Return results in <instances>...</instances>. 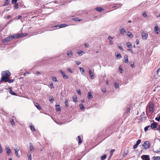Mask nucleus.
I'll use <instances>...</instances> for the list:
<instances>
[{
    "instance_id": "nucleus-53",
    "label": "nucleus",
    "mask_w": 160,
    "mask_h": 160,
    "mask_svg": "<svg viewBox=\"0 0 160 160\" xmlns=\"http://www.w3.org/2000/svg\"><path fill=\"white\" fill-rule=\"evenodd\" d=\"M50 86L51 88H54L53 84L52 82L50 84Z\"/></svg>"
},
{
    "instance_id": "nucleus-55",
    "label": "nucleus",
    "mask_w": 160,
    "mask_h": 160,
    "mask_svg": "<svg viewBox=\"0 0 160 160\" xmlns=\"http://www.w3.org/2000/svg\"><path fill=\"white\" fill-rule=\"evenodd\" d=\"M67 70L71 73H72V70H71V69L70 68H67Z\"/></svg>"
},
{
    "instance_id": "nucleus-10",
    "label": "nucleus",
    "mask_w": 160,
    "mask_h": 160,
    "mask_svg": "<svg viewBox=\"0 0 160 160\" xmlns=\"http://www.w3.org/2000/svg\"><path fill=\"white\" fill-rule=\"evenodd\" d=\"M88 70L89 73L91 78L92 79H93L94 78V77L91 69L89 68Z\"/></svg>"
},
{
    "instance_id": "nucleus-52",
    "label": "nucleus",
    "mask_w": 160,
    "mask_h": 160,
    "mask_svg": "<svg viewBox=\"0 0 160 160\" xmlns=\"http://www.w3.org/2000/svg\"><path fill=\"white\" fill-rule=\"evenodd\" d=\"M75 62L76 64L77 65H79L81 64V62L78 61H75Z\"/></svg>"
},
{
    "instance_id": "nucleus-38",
    "label": "nucleus",
    "mask_w": 160,
    "mask_h": 160,
    "mask_svg": "<svg viewBox=\"0 0 160 160\" xmlns=\"http://www.w3.org/2000/svg\"><path fill=\"white\" fill-rule=\"evenodd\" d=\"M80 107L81 109L84 110L85 109V107L82 104H80Z\"/></svg>"
},
{
    "instance_id": "nucleus-28",
    "label": "nucleus",
    "mask_w": 160,
    "mask_h": 160,
    "mask_svg": "<svg viewBox=\"0 0 160 160\" xmlns=\"http://www.w3.org/2000/svg\"><path fill=\"white\" fill-rule=\"evenodd\" d=\"M79 69L80 70V71H81V73H82V74H83V75H84V69H83V68H81V67H80L79 68Z\"/></svg>"
},
{
    "instance_id": "nucleus-27",
    "label": "nucleus",
    "mask_w": 160,
    "mask_h": 160,
    "mask_svg": "<svg viewBox=\"0 0 160 160\" xmlns=\"http://www.w3.org/2000/svg\"><path fill=\"white\" fill-rule=\"evenodd\" d=\"M78 54L79 56H81L85 53V52L82 50H80L78 52Z\"/></svg>"
},
{
    "instance_id": "nucleus-61",
    "label": "nucleus",
    "mask_w": 160,
    "mask_h": 160,
    "mask_svg": "<svg viewBox=\"0 0 160 160\" xmlns=\"http://www.w3.org/2000/svg\"><path fill=\"white\" fill-rule=\"evenodd\" d=\"M84 45L85 47L86 48H88V47L89 46V44L87 43H84Z\"/></svg>"
},
{
    "instance_id": "nucleus-47",
    "label": "nucleus",
    "mask_w": 160,
    "mask_h": 160,
    "mask_svg": "<svg viewBox=\"0 0 160 160\" xmlns=\"http://www.w3.org/2000/svg\"><path fill=\"white\" fill-rule=\"evenodd\" d=\"M65 106L66 107H68V100L67 99L66 100L65 102Z\"/></svg>"
},
{
    "instance_id": "nucleus-3",
    "label": "nucleus",
    "mask_w": 160,
    "mask_h": 160,
    "mask_svg": "<svg viewBox=\"0 0 160 160\" xmlns=\"http://www.w3.org/2000/svg\"><path fill=\"white\" fill-rule=\"evenodd\" d=\"M5 150L7 155L10 156L11 153V151L9 147L8 146H6L5 147Z\"/></svg>"
},
{
    "instance_id": "nucleus-49",
    "label": "nucleus",
    "mask_w": 160,
    "mask_h": 160,
    "mask_svg": "<svg viewBox=\"0 0 160 160\" xmlns=\"http://www.w3.org/2000/svg\"><path fill=\"white\" fill-rule=\"evenodd\" d=\"M14 8L15 9H17L18 8V3H15Z\"/></svg>"
},
{
    "instance_id": "nucleus-16",
    "label": "nucleus",
    "mask_w": 160,
    "mask_h": 160,
    "mask_svg": "<svg viewBox=\"0 0 160 160\" xmlns=\"http://www.w3.org/2000/svg\"><path fill=\"white\" fill-rule=\"evenodd\" d=\"M88 99H91L92 98L93 96L92 95L91 92H89L88 93Z\"/></svg>"
},
{
    "instance_id": "nucleus-42",
    "label": "nucleus",
    "mask_w": 160,
    "mask_h": 160,
    "mask_svg": "<svg viewBox=\"0 0 160 160\" xmlns=\"http://www.w3.org/2000/svg\"><path fill=\"white\" fill-rule=\"evenodd\" d=\"M107 156L106 155H104L102 156L101 157V160H104L106 158Z\"/></svg>"
},
{
    "instance_id": "nucleus-4",
    "label": "nucleus",
    "mask_w": 160,
    "mask_h": 160,
    "mask_svg": "<svg viewBox=\"0 0 160 160\" xmlns=\"http://www.w3.org/2000/svg\"><path fill=\"white\" fill-rule=\"evenodd\" d=\"M149 146L150 144L149 142L147 141L145 142L142 145V146L144 147V148L145 149H147L149 148Z\"/></svg>"
},
{
    "instance_id": "nucleus-13",
    "label": "nucleus",
    "mask_w": 160,
    "mask_h": 160,
    "mask_svg": "<svg viewBox=\"0 0 160 160\" xmlns=\"http://www.w3.org/2000/svg\"><path fill=\"white\" fill-rule=\"evenodd\" d=\"M9 78L7 77L3 76L1 80L0 81V82H1L2 81H4L6 82H8Z\"/></svg>"
},
{
    "instance_id": "nucleus-59",
    "label": "nucleus",
    "mask_w": 160,
    "mask_h": 160,
    "mask_svg": "<svg viewBox=\"0 0 160 160\" xmlns=\"http://www.w3.org/2000/svg\"><path fill=\"white\" fill-rule=\"evenodd\" d=\"M18 0H12V3H16L17 2Z\"/></svg>"
},
{
    "instance_id": "nucleus-46",
    "label": "nucleus",
    "mask_w": 160,
    "mask_h": 160,
    "mask_svg": "<svg viewBox=\"0 0 160 160\" xmlns=\"http://www.w3.org/2000/svg\"><path fill=\"white\" fill-rule=\"evenodd\" d=\"M149 127H150L149 126H147L145 127V128H144V130L145 132H147L148 131V128Z\"/></svg>"
},
{
    "instance_id": "nucleus-29",
    "label": "nucleus",
    "mask_w": 160,
    "mask_h": 160,
    "mask_svg": "<svg viewBox=\"0 0 160 160\" xmlns=\"http://www.w3.org/2000/svg\"><path fill=\"white\" fill-rule=\"evenodd\" d=\"M52 80L54 82H58V81L57 80V78L55 77H52Z\"/></svg>"
},
{
    "instance_id": "nucleus-58",
    "label": "nucleus",
    "mask_w": 160,
    "mask_h": 160,
    "mask_svg": "<svg viewBox=\"0 0 160 160\" xmlns=\"http://www.w3.org/2000/svg\"><path fill=\"white\" fill-rule=\"evenodd\" d=\"M138 144H137L136 143V144H135V145H134V146H133V149H134L136 148H137V147H138Z\"/></svg>"
},
{
    "instance_id": "nucleus-26",
    "label": "nucleus",
    "mask_w": 160,
    "mask_h": 160,
    "mask_svg": "<svg viewBox=\"0 0 160 160\" xmlns=\"http://www.w3.org/2000/svg\"><path fill=\"white\" fill-rule=\"evenodd\" d=\"M125 62L126 63H128V56L127 55H125L124 56Z\"/></svg>"
},
{
    "instance_id": "nucleus-36",
    "label": "nucleus",
    "mask_w": 160,
    "mask_h": 160,
    "mask_svg": "<svg viewBox=\"0 0 160 160\" xmlns=\"http://www.w3.org/2000/svg\"><path fill=\"white\" fill-rule=\"evenodd\" d=\"M154 160H159L160 159V157H153Z\"/></svg>"
},
{
    "instance_id": "nucleus-21",
    "label": "nucleus",
    "mask_w": 160,
    "mask_h": 160,
    "mask_svg": "<svg viewBox=\"0 0 160 160\" xmlns=\"http://www.w3.org/2000/svg\"><path fill=\"white\" fill-rule=\"evenodd\" d=\"M10 122H11V124L14 126L15 125V122H14V119L13 118H11L10 119Z\"/></svg>"
},
{
    "instance_id": "nucleus-20",
    "label": "nucleus",
    "mask_w": 160,
    "mask_h": 160,
    "mask_svg": "<svg viewBox=\"0 0 160 160\" xmlns=\"http://www.w3.org/2000/svg\"><path fill=\"white\" fill-rule=\"evenodd\" d=\"M9 91L10 93L13 95H16V94L12 91V90L11 87L9 88Z\"/></svg>"
},
{
    "instance_id": "nucleus-51",
    "label": "nucleus",
    "mask_w": 160,
    "mask_h": 160,
    "mask_svg": "<svg viewBox=\"0 0 160 160\" xmlns=\"http://www.w3.org/2000/svg\"><path fill=\"white\" fill-rule=\"evenodd\" d=\"M14 81V79H9L8 80V82L9 83L12 82Z\"/></svg>"
},
{
    "instance_id": "nucleus-64",
    "label": "nucleus",
    "mask_w": 160,
    "mask_h": 160,
    "mask_svg": "<svg viewBox=\"0 0 160 160\" xmlns=\"http://www.w3.org/2000/svg\"><path fill=\"white\" fill-rule=\"evenodd\" d=\"M36 73L37 75H38L41 74V73L39 72H38V71H36Z\"/></svg>"
},
{
    "instance_id": "nucleus-11",
    "label": "nucleus",
    "mask_w": 160,
    "mask_h": 160,
    "mask_svg": "<svg viewBox=\"0 0 160 160\" xmlns=\"http://www.w3.org/2000/svg\"><path fill=\"white\" fill-rule=\"evenodd\" d=\"M142 36L143 39L146 40L148 37V34L144 32H142Z\"/></svg>"
},
{
    "instance_id": "nucleus-5",
    "label": "nucleus",
    "mask_w": 160,
    "mask_h": 160,
    "mask_svg": "<svg viewBox=\"0 0 160 160\" xmlns=\"http://www.w3.org/2000/svg\"><path fill=\"white\" fill-rule=\"evenodd\" d=\"M21 34H13V35H12V39H15L19 37H23L22 35H21Z\"/></svg>"
},
{
    "instance_id": "nucleus-2",
    "label": "nucleus",
    "mask_w": 160,
    "mask_h": 160,
    "mask_svg": "<svg viewBox=\"0 0 160 160\" xmlns=\"http://www.w3.org/2000/svg\"><path fill=\"white\" fill-rule=\"evenodd\" d=\"M12 36H10L8 37H7L2 39V41L3 42H8L12 40Z\"/></svg>"
},
{
    "instance_id": "nucleus-30",
    "label": "nucleus",
    "mask_w": 160,
    "mask_h": 160,
    "mask_svg": "<svg viewBox=\"0 0 160 160\" xmlns=\"http://www.w3.org/2000/svg\"><path fill=\"white\" fill-rule=\"evenodd\" d=\"M117 45L121 51H123V50L122 46L120 44H117Z\"/></svg>"
},
{
    "instance_id": "nucleus-31",
    "label": "nucleus",
    "mask_w": 160,
    "mask_h": 160,
    "mask_svg": "<svg viewBox=\"0 0 160 160\" xmlns=\"http://www.w3.org/2000/svg\"><path fill=\"white\" fill-rule=\"evenodd\" d=\"M116 57L117 59H120L122 58V56L120 54H116Z\"/></svg>"
},
{
    "instance_id": "nucleus-35",
    "label": "nucleus",
    "mask_w": 160,
    "mask_h": 160,
    "mask_svg": "<svg viewBox=\"0 0 160 160\" xmlns=\"http://www.w3.org/2000/svg\"><path fill=\"white\" fill-rule=\"evenodd\" d=\"M56 111H59L61 110V108H60L59 105H56Z\"/></svg>"
},
{
    "instance_id": "nucleus-60",
    "label": "nucleus",
    "mask_w": 160,
    "mask_h": 160,
    "mask_svg": "<svg viewBox=\"0 0 160 160\" xmlns=\"http://www.w3.org/2000/svg\"><path fill=\"white\" fill-rule=\"evenodd\" d=\"M114 151H115L114 149H112V150H111V151H110V155H112Z\"/></svg>"
},
{
    "instance_id": "nucleus-24",
    "label": "nucleus",
    "mask_w": 160,
    "mask_h": 160,
    "mask_svg": "<svg viewBox=\"0 0 160 160\" xmlns=\"http://www.w3.org/2000/svg\"><path fill=\"white\" fill-rule=\"evenodd\" d=\"M10 1V0H5L4 4L3 6H4L8 5Z\"/></svg>"
},
{
    "instance_id": "nucleus-25",
    "label": "nucleus",
    "mask_w": 160,
    "mask_h": 160,
    "mask_svg": "<svg viewBox=\"0 0 160 160\" xmlns=\"http://www.w3.org/2000/svg\"><path fill=\"white\" fill-rule=\"evenodd\" d=\"M96 10L98 12H101L104 10V9L101 7H98L96 8Z\"/></svg>"
},
{
    "instance_id": "nucleus-39",
    "label": "nucleus",
    "mask_w": 160,
    "mask_h": 160,
    "mask_svg": "<svg viewBox=\"0 0 160 160\" xmlns=\"http://www.w3.org/2000/svg\"><path fill=\"white\" fill-rule=\"evenodd\" d=\"M73 102H78V99L77 98L76 96H75V97H73Z\"/></svg>"
},
{
    "instance_id": "nucleus-54",
    "label": "nucleus",
    "mask_w": 160,
    "mask_h": 160,
    "mask_svg": "<svg viewBox=\"0 0 160 160\" xmlns=\"http://www.w3.org/2000/svg\"><path fill=\"white\" fill-rule=\"evenodd\" d=\"M141 142V139H139L136 142V144L139 145V144Z\"/></svg>"
},
{
    "instance_id": "nucleus-32",
    "label": "nucleus",
    "mask_w": 160,
    "mask_h": 160,
    "mask_svg": "<svg viewBox=\"0 0 160 160\" xmlns=\"http://www.w3.org/2000/svg\"><path fill=\"white\" fill-rule=\"evenodd\" d=\"M126 45L127 46V47L128 48H131L132 47V46L131 44V43L130 42H128L127 43H126Z\"/></svg>"
},
{
    "instance_id": "nucleus-48",
    "label": "nucleus",
    "mask_w": 160,
    "mask_h": 160,
    "mask_svg": "<svg viewBox=\"0 0 160 160\" xmlns=\"http://www.w3.org/2000/svg\"><path fill=\"white\" fill-rule=\"evenodd\" d=\"M155 119L157 121H159L160 120V116H159L158 117H156Z\"/></svg>"
},
{
    "instance_id": "nucleus-45",
    "label": "nucleus",
    "mask_w": 160,
    "mask_h": 160,
    "mask_svg": "<svg viewBox=\"0 0 160 160\" xmlns=\"http://www.w3.org/2000/svg\"><path fill=\"white\" fill-rule=\"evenodd\" d=\"M31 151H29L28 152L27 155V157H29V156H31Z\"/></svg>"
},
{
    "instance_id": "nucleus-62",
    "label": "nucleus",
    "mask_w": 160,
    "mask_h": 160,
    "mask_svg": "<svg viewBox=\"0 0 160 160\" xmlns=\"http://www.w3.org/2000/svg\"><path fill=\"white\" fill-rule=\"evenodd\" d=\"M160 72V68H159L157 70V75L159 74V72Z\"/></svg>"
},
{
    "instance_id": "nucleus-12",
    "label": "nucleus",
    "mask_w": 160,
    "mask_h": 160,
    "mask_svg": "<svg viewBox=\"0 0 160 160\" xmlns=\"http://www.w3.org/2000/svg\"><path fill=\"white\" fill-rule=\"evenodd\" d=\"M141 158L143 160H150L149 156L148 155H143L141 156Z\"/></svg>"
},
{
    "instance_id": "nucleus-1",
    "label": "nucleus",
    "mask_w": 160,
    "mask_h": 160,
    "mask_svg": "<svg viewBox=\"0 0 160 160\" xmlns=\"http://www.w3.org/2000/svg\"><path fill=\"white\" fill-rule=\"evenodd\" d=\"M1 75L2 76H9L10 75L11 73L8 70H7L2 72Z\"/></svg>"
},
{
    "instance_id": "nucleus-19",
    "label": "nucleus",
    "mask_w": 160,
    "mask_h": 160,
    "mask_svg": "<svg viewBox=\"0 0 160 160\" xmlns=\"http://www.w3.org/2000/svg\"><path fill=\"white\" fill-rule=\"evenodd\" d=\"M154 30L155 33L156 34H158V31L159 30V28L157 26H156L154 27Z\"/></svg>"
},
{
    "instance_id": "nucleus-8",
    "label": "nucleus",
    "mask_w": 160,
    "mask_h": 160,
    "mask_svg": "<svg viewBox=\"0 0 160 160\" xmlns=\"http://www.w3.org/2000/svg\"><path fill=\"white\" fill-rule=\"evenodd\" d=\"M67 26H68L66 24H61L60 26H59L58 25H55V26H52V28H62L66 27Z\"/></svg>"
},
{
    "instance_id": "nucleus-56",
    "label": "nucleus",
    "mask_w": 160,
    "mask_h": 160,
    "mask_svg": "<svg viewBox=\"0 0 160 160\" xmlns=\"http://www.w3.org/2000/svg\"><path fill=\"white\" fill-rule=\"evenodd\" d=\"M108 39L109 40H112V39H113V37H112V36H108Z\"/></svg>"
},
{
    "instance_id": "nucleus-63",
    "label": "nucleus",
    "mask_w": 160,
    "mask_h": 160,
    "mask_svg": "<svg viewBox=\"0 0 160 160\" xmlns=\"http://www.w3.org/2000/svg\"><path fill=\"white\" fill-rule=\"evenodd\" d=\"M109 44L111 45H112L113 44V42L112 40H109Z\"/></svg>"
},
{
    "instance_id": "nucleus-50",
    "label": "nucleus",
    "mask_w": 160,
    "mask_h": 160,
    "mask_svg": "<svg viewBox=\"0 0 160 160\" xmlns=\"http://www.w3.org/2000/svg\"><path fill=\"white\" fill-rule=\"evenodd\" d=\"M3 152V149L1 147V145L0 144V154L2 153Z\"/></svg>"
},
{
    "instance_id": "nucleus-41",
    "label": "nucleus",
    "mask_w": 160,
    "mask_h": 160,
    "mask_svg": "<svg viewBox=\"0 0 160 160\" xmlns=\"http://www.w3.org/2000/svg\"><path fill=\"white\" fill-rule=\"evenodd\" d=\"M142 15L144 18H146L147 17V15L145 12H143L142 13Z\"/></svg>"
},
{
    "instance_id": "nucleus-34",
    "label": "nucleus",
    "mask_w": 160,
    "mask_h": 160,
    "mask_svg": "<svg viewBox=\"0 0 160 160\" xmlns=\"http://www.w3.org/2000/svg\"><path fill=\"white\" fill-rule=\"evenodd\" d=\"M72 19L76 22L81 21L82 20V19H79L78 18H75Z\"/></svg>"
},
{
    "instance_id": "nucleus-40",
    "label": "nucleus",
    "mask_w": 160,
    "mask_h": 160,
    "mask_svg": "<svg viewBox=\"0 0 160 160\" xmlns=\"http://www.w3.org/2000/svg\"><path fill=\"white\" fill-rule=\"evenodd\" d=\"M114 87L116 88H118L119 87L118 83L115 82L114 83Z\"/></svg>"
},
{
    "instance_id": "nucleus-33",
    "label": "nucleus",
    "mask_w": 160,
    "mask_h": 160,
    "mask_svg": "<svg viewBox=\"0 0 160 160\" xmlns=\"http://www.w3.org/2000/svg\"><path fill=\"white\" fill-rule=\"evenodd\" d=\"M78 140H79V142H78V144L79 145L80 144H81V143H82V141L81 140V138H80V136H78Z\"/></svg>"
},
{
    "instance_id": "nucleus-43",
    "label": "nucleus",
    "mask_w": 160,
    "mask_h": 160,
    "mask_svg": "<svg viewBox=\"0 0 160 160\" xmlns=\"http://www.w3.org/2000/svg\"><path fill=\"white\" fill-rule=\"evenodd\" d=\"M130 108H127V109H126V113H129L130 112Z\"/></svg>"
},
{
    "instance_id": "nucleus-15",
    "label": "nucleus",
    "mask_w": 160,
    "mask_h": 160,
    "mask_svg": "<svg viewBox=\"0 0 160 160\" xmlns=\"http://www.w3.org/2000/svg\"><path fill=\"white\" fill-rule=\"evenodd\" d=\"M14 150L15 151V155H16V156L18 158H20V156L18 154V152L19 149L18 148H15V149H14Z\"/></svg>"
},
{
    "instance_id": "nucleus-17",
    "label": "nucleus",
    "mask_w": 160,
    "mask_h": 160,
    "mask_svg": "<svg viewBox=\"0 0 160 160\" xmlns=\"http://www.w3.org/2000/svg\"><path fill=\"white\" fill-rule=\"evenodd\" d=\"M29 149L30 151H32V150L34 149V148L33 146L32 143L30 142L29 143Z\"/></svg>"
},
{
    "instance_id": "nucleus-23",
    "label": "nucleus",
    "mask_w": 160,
    "mask_h": 160,
    "mask_svg": "<svg viewBox=\"0 0 160 160\" xmlns=\"http://www.w3.org/2000/svg\"><path fill=\"white\" fill-rule=\"evenodd\" d=\"M127 36L130 38H132L133 35L131 32H128L127 33Z\"/></svg>"
},
{
    "instance_id": "nucleus-7",
    "label": "nucleus",
    "mask_w": 160,
    "mask_h": 160,
    "mask_svg": "<svg viewBox=\"0 0 160 160\" xmlns=\"http://www.w3.org/2000/svg\"><path fill=\"white\" fill-rule=\"evenodd\" d=\"M120 34L122 35H124L126 33V31L124 27H121L119 29Z\"/></svg>"
},
{
    "instance_id": "nucleus-9",
    "label": "nucleus",
    "mask_w": 160,
    "mask_h": 160,
    "mask_svg": "<svg viewBox=\"0 0 160 160\" xmlns=\"http://www.w3.org/2000/svg\"><path fill=\"white\" fill-rule=\"evenodd\" d=\"M59 72L61 73L62 74L63 78L64 79H68V76L66 75L65 73L62 71L61 70H59Z\"/></svg>"
},
{
    "instance_id": "nucleus-37",
    "label": "nucleus",
    "mask_w": 160,
    "mask_h": 160,
    "mask_svg": "<svg viewBox=\"0 0 160 160\" xmlns=\"http://www.w3.org/2000/svg\"><path fill=\"white\" fill-rule=\"evenodd\" d=\"M30 128L31 130L32 131H35V128H34V127L33 126H32V125H30Z\"/></svg>"
},
{
    "instance_id": "nucleus-6",
    "label": "nucleus",
    "mask_w": 160,
    "mask_h": 160,
    "mask_svg": "<svg viewBox=\"0 0 160 160\" xmlns=\"http://www.w3.org/2000/svg\"><path fill=\"white\" fill-rule=\"evenodd\" d=\"M154 105L153 104L151 103L149 105V108L150 112L152 113L154 112Z\"/></svg>"
},
{
    "instance_id": "nucleus-18",
    "label": "nucleus",
    "mask_w": 160,
    "mask_h": 160,
    "mask_svg": "<svg viewBox=\"0 0 160 160\" xmlns=\"http://www.w3.org/2000/svg\"><path fill=\"white\" fill-rule=\"evenodd\" d=\"M67 54L69 57H71L72 55V52L71 51H68L67 52Z\"/></svg>"
},
{
    "instance_id": "nucleus-14",
    "label": "nucleus",
    "mask_w": 160,
    "mask_h": 160,
    "mask_svg": "<svg viewBox=\"0 0 160 160\" xmlns=\"http://www.w3.org/2000/svg\"><path fill=\"white\" fill-rule=\"evenodd\" d=\"M157 125L156 122H154L151 124V127L152 129H155L157 128Z\"/></svg>"
},
{
    "instance_id": "nucleus-44",
    "label": "nucleus",
    "mask_w": 160,
    "mask_h": 160,
    "mask_svg": "<svg viewBox=\"0 0 160 160\" xmlns=\"http://www.w3.org/2000/svg\"><path fill=\"white\" fill-rule=\"evenodd\" d=\"M49 100L50 102L52 101V102H53L54 101V98L52 96L49 98Z\"/></svg>"
},
{
    "instance_id": "nucleus-57",
    "label": "nucleus",
    "mask_w": 160,
    "mask_h": 160,
    "mask_svg": "<svg viewBox=\"0 0 160 160\" xmlns=\"http://www.w3.org/2000/svg\"><path fill=\"white\" fill-rule=\"evenodd\" d=\"M119 69L121 73H122V69L121 67H119Z\"/></svg>"
},
{
    "instance_id": "nucleus-22",
    "label": "nucleus",
    "mask_w": 160,
    "mask_h": 160,
    "mask_svg": "<svg viewBox=\"0 0 160 160\" xmlns=\"http://www.w3.org/2000/svg\"><path fill=\"white\" fill-rule=\"evenodd\" d=\"M36 107L39 110H41L42 109V108L40 106L39 104L38 103H36L34 104Z\"/></svg>"
}]
</instances>
